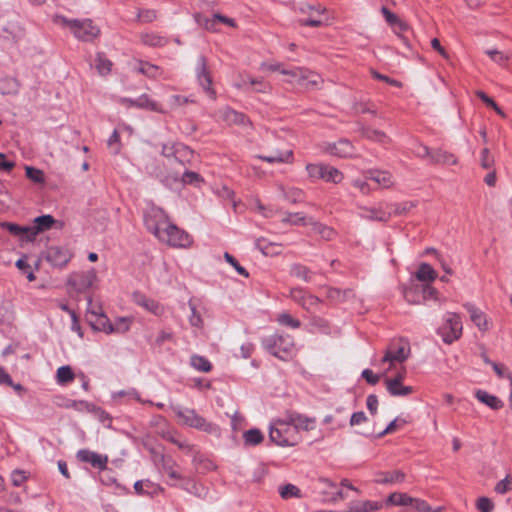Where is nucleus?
<instances>
[{
    "instance_id": "obj_1",
    "label": "nucleus",
    "mask_w": 512,
    "mask_h": 512,
    "mask_svg": "<svg viewBox=\"0 0 512 512\" xmlns=\"http://www.w3.org/2000/svg\"><path fill=\"white\" fill-rule=\"evenodd\" d=\"M144 224L160 242L174 248H186L192 243L188 233L173 224L166 212L150 205L144 212Z\"/></svg>"
},
{
    "instance_id": "obj_2",
    "label": "nucleus",
    "mask_w": 512,
    "mask_h": 512,
    "mask_svg": "<svg viewBox=\"0 0 512 512\" xmlns=\"http://www.w3.org/2000/svg\"><path fill=\"white\" fill-rule=\"evenodd\" d=\"M270 440L278 446H295L301 440V434L296 430L292 422L289 421L287 413L283 418L272 421L269 430Z\"/></svg>"
},
{
    "instance_id": "obj_3",
    "label": "nucleus",
    "mask_w": 512,
    "mask_h": 512,
    "mask_svg": "<svg viewBox=\"0 0 512 512\" xmlns=\"http://www.w3.org/2000/svg\"><path fill=\"white\" fill-rule=\"evenodd\" d=\"M52 21L55 25L69 29L80 41L89 42L100 35V29L90 19L70 20L62 15H54Z\"/></svg>"
},
{
    "instance_id": "obj_4",
    "label": "nucleus",
    "mask_w": 512,
    "mask_h": 512,
    "mask_svg": "<svg viewBox=\"0 0 512 512\" xmlns=\"http://www.w3.org/2000/svg\"><path fill=\"white\" fill-rule=\"evenodd\" d=\"M188 153H191V151L187 147L180 144L163 146L162 154L167 158L166 165L172 168L171 173H167L162 176V180L167 185H172L173 183L178 182L183 167V162L179 160V157L185 156Z\"/></svg>"
},
{
    "instance_id": "obj_5",
    "label": "nucleus",
    "mask_w": 512,
    "mask_h": 512,
    "mask_svg": "<svg viewBox=\"0 0 512 512\" xmlns=\"http://www.w3.org/2000/svg\"><path fill=\"white\" fill-rule=\"evenodd\" d=\"M263 346L273 356L288 361L296 355L294 339L289 335H271L263 340Z\"/></svg>"
},
{
    "instance_id": "obj_6",
    "label": "nucleus",
    "mask_w": 512,
    "mask_h": 512,
    "mask_svg": "<svg viewBox=\"0 0 512 512\" xmlns=\"http://www.w3.org/2000/svg\"><path fill=\"white\" fill-rule=\"evenodd\" d=\"M410 356L409 343L404 339H398L392 341L381 360L382 364L388 363V367L383 371V376H386L389 372L397 369V365L403 366L402 364Z\"/></svg>"
},
{
    "instance_id": "obj_7",
    "label": "nucleus",
    "mask_w": 512,
    "mask_h": 512,
    "mask_svg": "<svg viewBox=\"0 0 512 512\" xmlns=\"http://www.w3.org/2000/svg\"><path fill=\"white\" fill-rule=\"evenodd\" d=\"M173 412L182 425L199 429L209 434L219 433V428L215 424L207 422L193 409L173 407Z\"/></svg>"
},
{
    "instance_id": "obj_8",
    "label": "nucleus",
    "mask_w": 512,
    "mask_h": 512,
    "mask_svg": "<svg viewBox=\"0 0 512 512\" xmlns=\"http://www.w3.org/2000/svg\"><path fill=\"white\" fill-rule=\"evenodd\" d=\"M308 178L311 181L323 180L338 184L344 179L343 173L334 166L325 163H309L306 165Z\"/></svg>"
},
{
    "instance_id": "obj_9",
    "label": "nucleus",
    "mask_w": 512,
    "mask_h": 512,
    "mask_svg": "<svg viewBox=\"0 0 512 512\" xmlns=\"http://www.w3.org/2000/svg\"><path fill=\"white\" fill-rule=\"evenodd\" d=\"M462 330L460 316L454 312H448L444 316V323L438 329V333L446 344H451L461 337Z\"/></svg>"
},
{
    "instance_id": "obj_10",
    "label": "nucleus",
    "mask_w": 512,
    "mask_h": 512,
    "mask_svg": "<svg viewBox=\"0 0 512 512\" xmlns=\"http://www.w3.org/2000/svg\"><path fill=\"white\" fill-rule=\"evenodd\" d=\"M299 12L304 16L300 20V24L304 26L320 27L326 23L323 19L326 8L320 4L313 5L310 3H302Z\"/></svg>"
},
{
    "instance_id": "obj_11",
    "label": "nucleus",
    "mask_w": 512,
    "mask_h": 512,
    "mask_svg": "<svg viewBox=\"0 0 512 512\" xmlns=\"http://www.w3.org/2000/svg\"><path fill=\"white\" fill-rule=\"evenodd\" d=\"M195 76L199 85L207 93L211 99L216 98V91L212 86V76L208 69L207 60L203 56H199L195 63Z\"/></svg>"
},
{
    "instance_id": "obj_12",
    "label": "nucleus",
    "mask_w": 512,
    "mask_h": 512,
    "mask_svg": "<svg viewBox=\"0 0 512 512\" xmlns=\"http://www.w3.org/2000/svg\"><path fill=\"white\" fill-rule=\"evenodd\" d=\"M97 280V274L94 269L84 272H74L68 278V285L77 293H82L92 287Z\"/></svg>"
},
{
    "instance_id": "obj_13",
    "label": "nucleus",
    "mask_w": 512,
    "mask_h": 512,
    "mask_svg": "<svg viewBox=\"0 0 512 512\" xmlns=\"http://www.w3.org/2000/svg\"><path fill=\"white\" fill-rule=\"evenodd\" d=\"M73 257V252L65 246H51L47 249L45 259L54 267H65Z\"/></svg>"
},
{
    "instance_id": "obj_14",
    "label": "nucleus",
    "mask_w": 512,
    "mask_h": 512,
    "mask_svg": "<svg viewBox=\"0 0 512 512\" xmlns=\"http://www.w3.org/2000/svg\"><path fill=\"white\" fill-rule=\"evenodd\" d=\"M389 203H380L377 207H361L360 217L369 221L386 222L392 216Z\"/></svg>"
},
{
    "instance_id": "obj_15",
    "label": "nucleus",
    "mask_w": 512,
    "mask_h": 512,
    "mask_svg": "<svg viewBox=\"0 0 512 512\" xmlns=\"http://www.w3.org/2000/svg\"><path fill=\"white\" fill-rule=\"evenodd\" d=\"M78 460L90 463L93 467L98 469H105L108 462V457L92 452L87 449H82L77 452Z\"/></svg>"
},
{
    "instance_id": "obj_16",
    "label": "nucleus",
    "mask_w": 512,
    "mask_h": 512,
    "mask_svg": "<svg viewBox=\"0 0 512 512\" xmlns=\"http://www.w3.org/2000/svg\"><path fill=\"white\" fill-rule=\"evenodd\" d=\"M383 508V503L371 500H354L348 504L345 512H376Z\"/></svg>"
},
{
    "instance_id": "obj_17",
    "label": "nucleus",
    "mask_w": 512,
    "mask_h": 512,
    "mask_svg": "<svg viewBox=\"0 0 512 512\" xmlns=\"http://www.w3.org/2000/svg\"><path fill=\"white\" fill-rule=\"evenodd\" d=\"M218 118L229 125H242L245 126L249 123V120L242 113L232 110L229 107H225L218 112Z\"/></svg>"
},
{
    "instance_id": "obj_18",
    "label": "nucleus",
    "mask_w": 512,
    "mask_h": 512,
    "mask_svg": "<svg viewBox=\"0 0 512 512\" xmlns=\"http://www.w3.org/2000/svg\"><path fill=\"white\" fill-rule=\"evenodd\" d=\"M287 415L289 416V421L292 422V424L299 433L301 430L310 431L315 428V418L308 417L297 412H288Z\"/></svg>"
},
{
    "instance_id": "obj_19",
    "label": "nucleus",
    "mask_w": 512,
    "mask_h": 512,
    "mask_svg": "<svg viewBox=\"0 0 512 512\" xmlns=\"http://www.w3.org/2000/svg\"><path fill=\"white\" fill-rule=\"evenodd\" d=\"M406 475L401 470L377 472L375 482L378 484H399L405 481Z\"/></svg>"
},
{
    "instance_id": "obj_20",
    "label": "nucleus",
    "mask_w": 512,
    "mask_h": 512,
    "mask_svg": "<svg viewBox=\"0 0 512 512\" xmlns=\"http://www.w3.org/2000/svg\"><path fill=\"white\" fill-rule=\"evenodd\" d=\"M366 178L378 184L381 188H390L394 185V177L388 171L370 170L366 172Z\"/></svg>"
},
{
    "instance_id": "obj_21",
    "label": "nucleus",
    "mask_w": 512,
    "mask_h": 512,
    "mask_svg": "<svg viewBox=\"0 0 512 512\" xmlns=\"http://www.w3.org/2000/svg\"><path fill=\"white\" fill-rule=\"evenodd\" d=\"M55 223V219L51 215H42L36 217L34 219V224L30 227V239L34 241L35 237L46 230H49L53 224Z\"/></svg>"
},
{
    "instance_id": "obj_22",
    "label": "nucleus",
    "mask_w": 512,
    "mask_h": 512,
    "mask_svg": "<svg viewBox=\"0 0 512 512\" xmlns=\"http://www.w3.org/2000/svg\"><path fill=\"white\" fill-rule=\"evenodd\" d=\"M135 107L139 109H145L152 112L160 113V114H166L167 109L158 103L157 101L153 100L149 95L142 94L137 99H135Z\"/></svg>"
},
{
    "instance_id": "obj_23",
    "label": "nucleus",
    "mask_w": 512,
    "mask_h": 512,
    "mask_svg": "<svg viewBox=\"0 0 512 512\" xmlns=\"http://www.w3.org/2000/svg\"><path fill=\"white\" fill-rule=\"evenodd\" d=\"M464 308L468 311L470 314L471 321L481 330L486 331L488 330V320L486 318V315L476 308L471 303H465Z\"/></svg>"
},
{
    "instance_id": "obj_24",
    "label": "nucleus",
    "mask_w": 512,
    "mask_h": 512,
    "mask_svg": "<svg viewBox=\"0 0 512 512\" xmlns=\"http://www.w3.org/2000/svg\"><path fill=\"white\" fill-rule=\"evenodd\" d=\"M133 69L134 71L152 79L162 77L164 74L162 68L159 66L144 61H138Z\"/></svg>"
},
{
    "instance_id": "obj_25",
    "label": "nucleus",
    "mask_w": 512,
    "mask_h": 512,
    "mask_svg": "<svg viewBox=\"0 0 512 512\" xmlns=\"http://www.w3.org/2000/svg\"><path fill=\"white\" fill-rule=\"evenodd\" d=\"M134 301L136 304L153 313L154 315H161L164 312L163 307L157 301L147 298L144 295L135 294Z\"/></svg>"
},
{
    "instance_id": "obj_26",
    "label": "nucleus",
    "mask_w": 512,
    "mask_h": 512,
    "mask_svg": "<svg viewBox=\"0 0 512 512\" xmlns=\"http://www.w3.org/2000/svg\"><path fill=\"white\" fill-rule=\"evenodd\" d=\"M431 162L442 165H457L458 158L448 151L436 149L431 154Z\"/></svg>"
},
{
    "instance_id": "obj_27",
    "label": "nucleus",
    "mask_w": 512,
    "mask_h": 512,
    "mask_svg": "<svg viewBox=\"0 0 512 512\" xmlns=\"http://www.w3.org/2000/svg\"><path fill=\"white\" fill-rule=\"evenodd\" d=\"M475 397L483 404L493 410H499L503 407V402L496 396L489 394L485 390H476Z\"/></svg>"
},
{
    "instance_id": "obj_28",
    "label": "nucleus",
    "mask_w": 512,
    "mask_h": 512,
    "mask_svg": "<svg viewBox=\"0 0 512 512\" xmlns=\"http://www.w3.org/2000/svg\"><path fill=\"white\" fill-rule=\"evenodd\" d=\"M329 153L338 157H350L354 153L352 144L347 140H340L331 145L328 149Z\"/></svg>"
},
{
    "instance_id": "obj_29",
    "label": "nucleus",
    "mask_w": 512,
    "mask_h": 512,
    "mask_svg": "<svg viewBox=\"0 0 512 512\" xmlns=\"http://www.w3.org/2000/svg\"><path fill=\"white\" fill-rule=\"evenodd\" d=\"M382 14L386 21L392 26L396 34L400 35L402 32L408 30V25L398 18V16L388 10L386 7H382Z\"/></svg>"
},
{
    "instance_id": "obj_30",
    "label": "nucleus",
    "mask_w": 512,
    "mask_h": 512,
    "mask_svg": "<svg viewBox=\"0 0 512 512\" xmlns=\"http://www.w3.org/2000/svg\"><path fill=\"white\" fill-rule=\"evenodd\" d=\"M280 73L289 77V79L287 80V82L289 83H294L297 81L298 78H303L305 76H310V78H316V72L302 67H295L292 69H281Z\"/></svg>"
},
{
    "instance_id": "obj_31",
    "label": "nucleus",
    "mask_w": 512,
    "mask_h": 512,
    "mask_svg": "<svg viewBox=\"0 0 512 512\" xmlns=\"http://www.w3.org/2000/svg\"><path fill=\"white\" fill-rule=\"evenodd\" d=\"M485 54L497 65L506 67L512 59L511 51H501L498 49H487Z\"/></svg>"
},
{
    "instance_id": "obj_32",
    "label": "nucleus",
    "mask_w": 512,
    "mask_h": 512,
    "mask_svg": "<svg viewBox=\"0 0 512 512\" xmlns=\"http://www.w3.org/2000/svg\"><path fill=\"white\" fill-rule=\"evenodd\" d=\"M385 385L390 395L395 397L407 396L414 391L412 386H405L403 383L397 381H385Z\"/></svg>"
},
{
    "instance_id": "obj_33",
    "label": "nucleus",
    "mask_w": 512,
    "mask_h": 512,
    "mask_svg": "<svg viewBox=\"0 0 512 512\" xmlns=\"http://www.w3.org/2000/svg\"><path fill=\"white\" fill-rule=\"evenodd\" d=\"M415 277L420 282L431 283L437 278V272L428 263H421L415 273Z\"/></svg>"
},
{
    "instance_id": "obj_34",
    "label": "nucleus",
    "mask_w": 512,
    "mask_h": 512,
    "mask_svg": "<svg viewBox=\"0 0 512 512\" xmlns=\"http://www.w3.org/2000/svg\"><path fill=\"white\" fill-rule=\"evenodd\" d=\"M291 294L293 299L300 303L305 309H310L319 303V299L317 297L305 294L302 290H293Z\"/></svg>"
},
{
    "instance_id": "obj_35",
    "label": "nucleus",
    "mask_w": 512,
    "mask_h": 512,
    "mask_svg": "<svg viewBox=\"0 0 512 512\" xmlns=\"http://www.w3.org/2000/svg\"><path fill=\"white\" fill-rule=\"evenodd\" d=\"M361 135L369 140L382 144H386L391 141L389 136L384 131L373 129L370 127H362Z\"/></svg>"
},
{
    "instance_id": "obj_36",
    "label": "nucleus",
    "mask_w": 512,
    "mask_h": 512,
    "mask_svg": "<svg viewBox=\"0 0 512 512\" xmlns=\"http://www.w3.org/2000/svg\"><path fill=\"white\" fill-rule=\"evenodd\" d=\"M309 225H311L312 230L324 240H332L336 235V232L333 228L319 223L313 218H309Z\"/></svg>"
},
{
    "instance_id": "obj_37",
    "label": "nucleus",
    "mask_w": 512,
    "mask_h": 512,
    "mask_svg": "<svg viewBox=\"0 0 512 512\" xmlns=\"http://www.w3.org/2000/svg\"><path fill=\"white\" fill-rule=\"evenodd\" d=\"M246 83H249L250 85H261V88H255L256 92L260 93H269L271 91V85L262 79H256L251 76L247 77H241V80L235 84V86L239 89L243 88Z\"/></svg>"
},
{
    "instance_id": "obj_38",
    "label": "nucleus",
    "mask_w": 512,
    "mask_h": 512,
    "mask_svg": "<svg viewBox=\"0 0 512 512\" xmlns=\"http://www.w3.org/2000/svg\"><path fill=\"white\" fill-rule=\"evenodd\" d=\"M3 37L8 40L17 41L23 35V29L17 22L2 24Z\"/></svg>"
},
{
    "instance_id": "obj_39",
    "label": "nucleus",
    "mask_w": 512,
    "mask_h": 512,
    "mask_svg": "<svg viewBox=\"0 0 512 512\" xmlns=\"http://www.w3.org/2000/svg\"><path fill=\"white\" fill-rule=\"evenodd\" d=\"M413 498L414 497L409 496L407 493L393 492L388 496L386 504L394 506H411Z\"/></svg>"
},
{
    "instance_id": "obj_40",
    "label": "nucleus",
    "mask_w": 512,
    "mask_h": 512,
    "mask_svg": "<svg viewBox=\"0 0 512 512\" xmlns=\"http://www.w3.org/2000/svg\"><path fill=\"white\" fill-rule=\"evenodd\" d=\"M141 41L143 44L152 47H161L168 43L166 37L153 32L143 33L141 35Z\"/></svg>"
},
{
    "instance_id": "obj_41",
    "label": "nucleus",
    "mask_w": 512,
    "mask_h": 512,
    "mask_svg": "<svg viewBox=\"0 0 512 512\" xmlns=\"http://www.w3.org/2000/svg\"><path fill=\"white\" fill-rule=\"evenodd\" d=\"M258 158L268 163H290L292 162L293 153L291 150H286L268 156H258Z\"/></svg>"
},
{
    "instance_id": "obj_42",
    "label": "nucleus",
    "mask_w": 512,
    "mask_h": 512,
    "mask_svg": "<svg viewBox=\"0 0 512 512\" xmlns=\"http://www.w3.org/2000/svg\"><path fill=\"white\" fill-rule=\"evenodd\" d=\"M3 227H5L11 234L19 236L21 240L32 241V239H30L29 226H20L14 223H4Z\"/></svg>"
},
{
    "instance_id": "obj_43",
    "label": "nucleus",
    "mask_w": 512,
    "mask_h": 512,
    "mask_svg": "<svg viewBox=\"0 0 512 512\" xmlns=\"http://www.w3.org/2000/svg\"><path fill=\"white\" fill-rule=\"evenodd\" d=\"M190 364L194 369L204 373L210 372L212 369V364L207 358L196 354L191 356Z\"/></svg>"
},
{
    "instance_id": "obj_44",
    "label": "nucleus",
    "mask_w": 512,
    "mask_h": 512,
    "mask_svg": "<svg viewBox=\"0 0 512 512\" xmlns=\"http://www.w3.org/2000/svg\"><path fill=\"white\" fill-rule=\"evenodd\" d=\"M326 295L332 301L343 302L350 298L353 295V292L350 289L342 291L340 289L330 287L327 288Z\"/></svg>"
},
{
    "instance_id": "obj_45",
    "label": "nucleus",
    "mask_w": 512,
    "mask_h": 512,
    "mask_svg": "<svg viewBox=\"0 0 512 512\" xmlns=\"http://www.w3.org/2000/svg\"><path fill=\"white\" fill-rule=\"evenodd\" d=\"M133 323L132 317H119L112 323L113 333L124 334L130 330Z\"/></svg>"
},
{
    "instance_id": "obj_46",
    "label": "nucleus",
    "mask_w": 512,
    "mask_h": 512,
    "mask_svg": "<svg viewBox=\"0 0 512 512\" xmlns=\"http://www.w3.org/2000/svg\"><path fill=\"white\" fill-rule=\"evenodd\" d=\"M74 373L70 366H61L57 369L56 380L60 385L67 384L74 380Z\"/></svg>"
},
{
    "instance_id": "obj_47",
    "label": "nucleus",
    "mask_w": 512,
    "mask_h": 512,
    "mask_svg": "<svg viewBox=\"0 0 512 512\" xmlns=\"http://www.w3.org/2000/svg\"><path fill=\"white\" fill-rule=\"evenodd\" d=\"M188 103H194V100L182 95H172L167 100V105L165 108L167 109L168 112L169 110L178 109L179 107L186 105Z\"/></svg>"
},
{
    "instance_id": "obj_48",
    "label": "nucleus",
    "mask_w": 512,
    "mask_h": 512,
    "mask_svg": "<svg viewBox=\"0 0 512 512\" xmlns=\"http://www.w3.org/2000/svg\"><path fill=\"white\" fill-rule=\"evenodd\" d=\"M246 445L255 446L263 441V434L259 429H250L243 434Z\"/></svg>"
},
{
    "instance_id": "obj_49",
    "label": "nucleus",
    "mask_w": 512,
    "mask_h": 512,
    "mask_svg": "<svg viewBox=\"0 0 512 512\" xmlns=\"http://www.w3.org/2000/svg\"><path fill=\"white\" fill-rule=\"evenodd\" d=\"M94 329L102 331L106 334H113L112 322L104 314L98 315L93 325Z\"/></svg>"
},
{
    "instance_id": "obj_50",
    "label": "nucleus",
    "mask_w": 512,
    "mask_h": 512,
    "mask_svg": "<svg viewBox=\"0 0 512 512\" xmlns=\"http://www.w3.org/2000/svg\"><path fill=\"white\" fill-rule=\"evenodd\" d=\"M296 82L299 85L303 86L305 89L313 90L318 89L322 84L323 80L321 76L316 73V78H310V76H305L303 78H298Z\"/></svg>"
},
{
    "instance_id": "obj_51",
    "label": "nucleus",
    "mask_w": 512,
    "mask_h": 512,
    "mask_svg": "<svg viewBox=\"0 0 512 512\" xmlns=\"http://www.w3.org/2000/svg\"><path fill=\"white\" fill-rule=\"evenodd\" d=\"M479 162L483 169H492L495 166V158L489 148L485 147L481 150Z\"/></svg>"
},
{
    "instance_id": "obj_52",
    "label": "nucleus",
    "mask_w": 512,
    "mask_h": 512,
    "mask_svg": "<svg viewBox=\"0 0 512 512\" xmlns=\"http://www.w3.org/2000/svg\"><path fill=\"white\" fill-rule=\"evenodd\" d=\"M277 322L282 326H287L292 329L300 327L301 323L298 319L293 318L289 313L282 312L277 316Z\"/></svg>"
},
{
    "instance_id": "obj_53",
    "label": "nucleus",
    "mask_w": 512,
    "mask_h": 512,
    "mask_svg": "<svg viewBox=\"0 0 512 512\" xmlns=\"http://www.w3.org/2000/svg\"><path fill=\"white\" fill-rule=\"evenodd\" d=\"M95 66L99 74L107 75L111 71L112 62L105 58L102 54H98Z\"/></svg>"
},
{
    "instance_id": "obj_54",
    "label": "nucleus",
    "mask_w": 512,
    "mask_h": 512,
    "mask_svg": "<svg viewBox=\"0 0 512 512\" xmlns=\"http://www.w3.org/2000/svg\"><path fill=\"white\" fill-rule=\"evenodd\" d=\"M283 222L289 223L291 225L305 226V225H309V218L304 216L302 213H294V214H288L283 219Z\"/></svg>"
},
{
    "instance_id": "obj_55",
    "label": "nucleus",
    "mask_w": 512,
    "mask_h": 512,
    "mask_svg": "<svg viewBox=\"0 0 512 512\" xmlns=\"http://www.w3.org/2000/svg\"><path fill=\"white\" fill-rule=\"evenodd\" d=\"M280 496L284 499L290 498V497H301L300 489L293 485V484H286L282 486L279 490Z\"/></svg>"
},
{
    "instance_id": "obj_56",
    "label": "nucleus",
    "mask_w": 512,
    "mask_h": 512,
    "mask_svg": "<svg viewBox=\"0 0 512 512\" xmlns=\"http://www.w3.org/2000/svg\"><path fill=\"white\" fill-rule=\"evenodd\" d=\"M25 172H26L27 178L30 179L31 181H33L35 183H40V184L44 183L45 177H44V172L42 170L31 167V166H26Z\"/></svg>"
},
{
    "instance_id": "obj_57",
    "label": "nucleus",
    "mask_w": 512,
    "mask_h": 512,
    "mask_svg": "<svg viewBox=\"0 0 512 512\" xmlns=\"http://www.w3.org/2000/svg\"><path fill=\"white\" fill-rule=\"evenodd\" d=\"M290 274L306 282L310 280L308 268L300 264L292 265L290 269Z\"/></svg>"
},
{
    "instance_id": "obj_58",
    "label": "nucleus",
    "mask_w": 512,
    "mask_h": 512,
    "mask_svg": "<svg viewBox=\"0 0 512 512\" xmlns=\"http://www.w3.org/2000/svg\"><path fill=\"white\" fill-rule=\"evenodd\" d=\"M189 307L191 310V315L189 316V323L193 327L202 328L203 327V319H202L200 313L197 311L196 306L193 304L192 301H189Z\"/></svg>"
},
{
    "instance_id": "obj_59",
    "label": "nucleus",
    "mask_w": 512,
    "mask_h": 512,
    "mask_svg": "<svg viewBox=\"0 0 512 512\" xmlns=\"http://www.w3.org/2000/svg\"><path fill=\"white\" fill-rule=\"evenodd\" d=\"M476 95L489 107L494 109L497 114H499L502 117H505V113L503 110L496 104V102L490 98L487 94H485L483 91H477Z\"/></svg>"
},
{
    "instance_id": "obj_60",
    "label": "nucleus",
    "mask_w": 512,
    "mask_h": 512,
    "mask_svg": "<svg viewBox=\"0 0 512 512\" xmlns=\"http://www.w3.org/2000/svg\"><path fill=\"white\" fill-rule=\"evenodd\" d=\"M476 508L480 512H492L494 509V503L488 497H479L476 501Z\"/></svg>"
},
{
    "instance_id": "obj_61",
    "label": "nucleus",
    "mask_w": 512,
    "mask_h": 512,
    "mask_svg": "<svg viewBox=\"0 0 512 512\" xmlns=\"http://www.w3.org/2000/svg\"><path fill=\"white\" fill-rule=\"evenodd\" d=\"M16 267L21 270L24 274H26L27 279L32 282L35 280L34 272L31 269V266L27 263L25 258H21L16 262Z\"/></svg>"
},
{
    "instance_id": "obj_62",
    "label": "nucleus",
    "mask_w": 512,
    "mask_h": 512,
    "mask_svg": "<svg viewBox=\"0 0 512 512\" xmlns=\"http://www.w3.org/2000/svg\"><path fill=\"white\" fill-rule=\"evenodd\" d=\"M178 181H181L185 184L186 183H188V184L197 183L200 181V176L195 172L184 171V166H183Z\"/></svg>"
},
{
    "instance_id": "obj_63",
    "label": "nucleus",
    "mask_w": 512,
    "mask_h": 512,
    "mask_svg": "<svg viewBox=\"0 0 512 512\" xmlns=\"http://www.w3.org/2000/svg\"><path fill=\"white\" fill-rule=\"evenodd\" d=\"M433 151H431L426 145L417 142L415 144V147L413 149V153L415 156L419 158H429L431 160V154Z\"/></svg>"
},
{
    "instance_id": "obj_64",
    "label": "nucleus",
    "mask_w": 512,
    "mask_h": 512,
    "mask_svg": "<svg viewBox=\"0 0 512 512\" xmlns=\"http://www.w3.org/2000/svg\"><path fill=\"white\" fill-rule=\"evenodd\" d=\"M511 484L512 478L509 475H507L504 479H502L496 484L494 490L498 494H505L511 489Z\"/></svg>"
}]
</instances>
